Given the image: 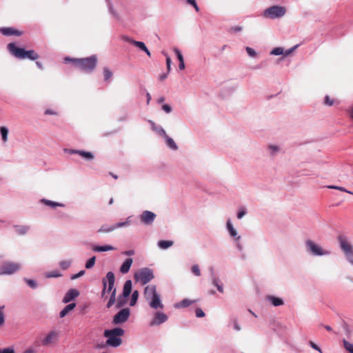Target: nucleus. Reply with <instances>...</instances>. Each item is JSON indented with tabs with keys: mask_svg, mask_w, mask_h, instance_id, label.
<instances>
[{
	"mask_svg": "<svg viewBox=\"0 0 353 353\" xmlns=\"http://www.w3.org/2000/svg\"><path fill=\"white\" fill-rule=\"evenodd\" d=\"M65 62L71 61L81 70L91 72H92L97 63V58L96 55H92L86 58L81 59H72L70 57H65L64 59Z\"/></svg>",
	"mask_w": 353,
	"mask_h": 353,
	"instance_id": "1",
	"label": "nucleus"
},
{
	"mask_svg": "<svg viewBox=\"0 0 353 353\" xmlns=\"http://www.w3.org/2000/svg\"><path fill=\"white\" fill-rule=\"evenodd\" d=\"M124 330L121 327H115L104 331V336L107 338L106 345L117 347L122 343L121 336L124 334Z\"/></svg>",
	"mask_w": 353,
	"mask_h": 353,
	"instance_id": "2",
	"label": "nucleus"
},
{
	"mask_svg": "<svg viewBox=\"0 0 353 353\" xmlns=\"http://www.w3.org/2000/svg\"><path fill=\"white\" fill-rule=\"evenodd\" d=\"M306 252L312 256H327L331 254V251L321 244L311 239L305 241Z\"/></svg>",
	"mask_w": 353,
	"mask_h": 353,
	"instance_id": "3",
	"label": "nucleus"
},
{
	"mask_svg": "<svg viewBox=\"0 0 353 353\" xmlns=\"http://www.w3.org/2000/svg\"><path fill=\"white\" fill-rule=\"evenodd\" d=\"M8 48L13 56L20 59L36 60L39 57V55L34 50H26L24 48H18L14 43H9Z\"/></svg>",
	"mask_w": 353,
	"mask_h": 353,
	"instance_id": "4",
	"label": "nucleus"
},
{
	"mask_svg": "<svg viewBox=\"0 0 353 353\" xmlns=\"http://www.w3.org/2000/svg\"><path fill=\"white\" fill-rule=\"evenodd\" d=\"M339 248L343 252L345 259L353 265V245L344 235H340L337 238Z\"/></svg>",
	"mask_w": 353,
	"mask_h": 353,
	"instance_id": "5",
	"label": "nucleus"
},
{
	"mask_svg": "<svg viewBox=\"0 0 353 353\" xmlns=\"http://www.w3.org/2000/svg\"><path fill=\"white\" fill-rule=\"evenodd\" d=\"M285 14V7L276 5L265 9L262 13V16L267 19H276L282 18Z\"/></svg>",
	"mask_w": 353,
	"mask_h": 353,
	"instance_id": "6",
	"label": "nucleus"
},
{
	"mask_svg": "<svg viewBox=\"0 0 353 353\" xmlns=\"http://www.w3.org/2000/svg\"><path fill=\"white\" fill-rule=\"evenodd\" d=\"M225 228H226V230L228 232L230 237L233 240L238 251L242 252L243 250V246L240 243L241 236L239 234L237 230L234 228L233 223L230 219H227Z\"/></svg>",
	"mask_w": 353,
	"mask_h": 353,
	"instance_id": "7",
	"label": "nucleus"
},
{
	"mask_svg": "<svg viewBox=\"0 0 353 353\" xmlns=\"http://www.w3.org/2000/svg\"><path fill=\"white\" fill-rule=\"evenodd\" d=\"M134 279L141 285H145L154 279L153 271L148 268L139 270L134 275Z\"/></svg>",
	"mask_w": 353,
	"mask_h": 353,
	"instance_id": "8",
	"label": "nucleus"
},
{
	"mask_svg": "<svg viewBox=\"0 0 353 353\" xmlns=\"http://www.w3.org/2000/svg\"><path fill=\"white\" fill-rule=\"evenodd\" d=\"M21 265L19 263L13 261H4L0 265V276L10 275L20 270Z\"/></svg>",
	"mask_w": 353,
	"mask_h": 353,
	"instance_id": "9",
	"label": "nucleus"
},
{
	"mask_svg": "<svg viewBox=\"0 0 353 353\" xmlns=\"http://www.w3.org/2000/svg\"><path fill=\"white\" fill-rule=\"evenodd\" d=\"M61 331L58 330H52L49 331L41 339L43 346L49 347L57 343L60 339Z\"/></svg>",
	"mask_w": 353,
	"mask_h": 353,
	"instance_id": "10",
	"label": "nucleus"
},
{
	"mask_svg": "<svg viewBox=\"0 0 353 353\" xmlns=\"http://www.w3.org/2000/svg\"><path fill=\"white\" fill-rule=\"evenodd\" d=\"M114 281H115V278H114V274L112 272H108L106 274V277L105 279H103V291H102V296H104L106 290L109 292H112L114 289H115L114 288Z\"/></svg>",
	"mask_w": 353,
	"mask_h": 353,
	"instance_id": "11",
	"label": "nucleus"
},
{
	"mask_svg": "<svg viewBox=\"0 0 353 353\" xmlns=\"http://www.w3.org/2000/svg\"><path fill=\"white\" fill-rule=\"evenodd\" d=\"M130 315V310L128 307L122 309L114 316L112 323L119 325L128 321Z\"/></svg>",
	"mask_w": 353,
	"mask_h": 353,
	"instance_id": "12",
	"label": "nucleus"
},
{
	"mask_svg": "<svg viewBox=\"0 0 353 353\" xmlns=\"http://www.w3.org/2000/svg\"><path fill=\"white\" fill-rule=\"evenodd\" d=\"M168 319V316L166 314L163 312H156L154 314L153 318L149 322L150 327L158 326L161 324L166 322Z\"/></svg>",
	"mask_w": 353,
	"mask_h": 353,
	"instance_id": "13",
	"label": "nucleus"
},
{
	"mask_svg": "<svg viewBox=\"0 0 353 353\" xmlns=\"http://www.w3.org/2000/svg\"><path fill=\"white\" fill-rule=\"evenodd\" d=\"M150 307L154 310L161 309L163 310L164 305L162 303L160 294L153 296H149L145 299Z\"/></svg>",
	"mask_w": 353,
	"mask_h": 353,
	"instance_id": "14",
	"label": "nucleus"
},
{
	"mask_svg": "<svg viewBox=\"0 0 353 353\" xmlns=\"http://www.w3.org/2000/svg\"><path fill=\"white\" fill-rule=\"evenodd\" d=\"M157 215L154 212L145 210L140 215V221L145 225H151L154 221Z\"/></svg>",
	"mask_w": 353,
	"mask_h": 353,
	"instance_id": "15",
	"label": "nucleus"
},
{
	"mask_svg": "<svg viewBox=\"0 0 353 353\" xmlns=\"http://www.w3.org/2000/svg\"><path fill=\"white\" fill-rule=\"evenodd\" d=\"M123 39L125 41L133 44L134 46L139 48L141 50L145 52L148 57H151L150 52L149 51V50L148 49V48L146 47L145 44L143 42L135 41L128 37H124Z\"/></svg>",
	"mask_w": 353,
	"mask_h": 353,
	"instance_id": "16",
	"label": "nucleus"
},
{
	"mask_svg": "<svg viewBox=\"0 0 353 353\" xmlns=\"http://www.w3.org/2000/svg\"><path fill=\"white\" fill-rule=\"evenodd\" d=\"M265 299L268 303L274 307L281 306L284 304V301L281 298L273 295H267Z\"/></svg>",
	"mask_w": 353,
	"mask_h": 353,
	"instance_id": "17",
	"label": "nucleus"
},
{
	"mask_svg": "<svg viewBox=\"0 0 353 353\" xmlns=\"http://www.w3.org/2000/svg\"><path fill=\"white\" fill-rule=\"evenodd\" d=\"M79 295V292L76 289H70L65 294L63 299V303H68L71 301L74 300Z\"/></svg>",
	"mask_w": 353,
	"mask_h": 353,
	"instance_id": "18",
	"label": "nucleus"
},
{
	"mask_svg": "<svg viewBox=\"0 0 353 353\" xmlns=\"http://www.w3.org/2000/svg\"><path fill=\"white\" fill-rule=\"evenodd\" d=\"M40 202L41 203L44 204V205L50 207L52 209H55V208H57L58 207L64 208L65 206V205L64 203L57 202V201H50V200H48V199H41Z\"/></svg>",
	"mask_w": 353,
	"mask_h": 353,
	"instance_id": "19",
	"label": "nucleus"
},
{
	"mask_svg": "<svg viewBox=\"0 0 353 353\" xmlns=\"http://www.w3.org/2000/svg\"><path fill=\"white\" fill-rule=\"evenodd\" d=\"M0 32L4 36H19L21 34V32L14 29L13 28H1Z\"/></svg>",
	"mask_w": 353,
	"mask_h": 353,
	"instance_id": "20",
	"label": "nucleus"
},
{
	"mask_svg": "<svg viewBox=\"0 0 353 353\" xmlns=\"http://www.w3.org/2000/svg\"><path fill=\"white\" fill-rule=\"evenodd\" d=\"M159 294L157 292V288L154 285H150L145 288L144 290V296L145 299L148 298L149 296H157Z\"/></svg>",
	"mask_w": 353,
	"mask_h": 353,
	"instance_id": "21",
	"label": "nucleus"
},
{
	"mask_svg": "<svg viewBox=\"0 0 353 353\" xmlns=\"http://www.w3.org/2000/svg\"><path fill=\"white\" fill-rule=\"evenodd\" d=\"M133 263V259L131 258H128L125 260V261L122 263L120 267V272L122 274H126L129 272L130 267Z\"/></svg>",
	"mask_w": 353,
	"mask_h": 353,
	"instance_id": "22",
	"label": "nucleus"
},
{
	"mask_svg": "<svg viewBox=\"0 0 353 353\" xmlns=\"http://www.w3.org/2000/svg\"><path fill=\"white\" fill-rule=\"evenodd\" d=\"M174 52L179 61V68L180 70H183L185 68V63H184V59H183V56L181 52V50L177 48H174Z\"/></svg>",
	"mask_w": 353,
	"mask_h": 353,
	"instance_id": "23",
	"label": "nucleus"
},
{
	"mask_svg": "<svg viewBox=\"0 0 353 353\" xmlns=\"http://www.w3.org/2000/svg\"><path fill=\"white\" fill-rule=\"evenodd\" d=\"M92 250L96 252H107L114 250L115 248L110 245H93Z\"/></svg>",
	"mask_w": 353,
	"mask_h": 353,
	"instance_id": "24",
	"label": "nucleus"
},
{
	"mask_svg": "<svg viewBox=\"0 0 353 353\" xmlns=\"http://www.w3.org/2000/svg\"><path fill=\"white\" fill-rule=\"evenodd\" d=\"M148 122L150 124L151 128L154 132L161 135V137L165 136L166 132L161 126L157 125L156 123L151 120H149Z\"/></svg>",
	"mask_w": 353,
	"mask_h": 353,
	"instance_id": "25",
	"label": "nucleus"
},
{
	"mask_svg": "<svg viewBox=\"0 0 353 353\" xmlns=\"http://www.w3.org/2000/svg\"><path fill=\"white\" fill-rule=\"evenodd\" d=\"M132 283L130 280H128L125 282L123 289L122 295L123 298H127L131 293Z\"/></svg>",
	"mask_w": 353,
	"mask_h": 353,
	"instance_id": "26",
	"label": "nucleus"
},
{
	"mask_svg": "<svg viewBox=\"0 0 353 353\" xmlns=\"http://www.w3.org/2000/svg\"><path fill=\"white\" fill-rule=\"evenodd\" d=\"M211 281H212V283L213 284V285H214L217 288V290L219 292L223 293V292H224L223 285L221 283V281H220L219 277H216V276L212 275V276L211 278Z\"/></svg>",
	"mask_w": 353,
	"mask_h": 353,
	"instance_id": "27",
	"label": "nucleus"
},
{
	"mask_svg": "<svg viewBox=\"0 0 353 353\" xmlns=\"http://www.w3.org/2000/svg\"><path fill=\"white\" fill-rule=\"evenodd\" d=\"M163 137L165 139L166 145L170 149L172 150H176L178 149L176 143L167 134H165V136H163Z\"/></svg>",
	"mask_w": 353,
	"mask_h": 353,
	"instance_id": "28",
	"label": "nucleus"
},
{
	"mask_svg": "<svg viewBox=\"0 0 353 353\" xmlns=\"http://www.w3.org/2000/svg\"><path fill=\"white\" fill-rule=\"evenodd\" d=\"M194 303H196V300H190L188 299H184L181 302L176 303L174 305V307H176V308L186 307Z\"/></svg>",
	"mask_w": 353,
	"mask_h": 353,
	"instance_id": "29",
	"label": "nucleus"
},
{
	"mask_svg": "<svg viewBox=\"0 0 353 353\" xmlns=\"http://www.w3.org/2000/svg\"><path fill=\"white\" fill-rule=\"evenodd\" d=\"M76 303H71L67 305L59 313L60 318H63L66 316L70 311L74 309Z\"/></svg>",
	"mask_w": 353,
	"mask_h": 353,
	"instance_id": "30",
	"label": "nucleus"
},
{
	"mask_svg": "<svg viewBox=\"0 0 353 353\" xmlns=\"http://www.w3.org/2000/svg\"><path fill=\"white\" fill-rule=\"evenodd\" d=\"M174 242L172 241L161 240L158 242L157 245L160 249L166 250L172 246Z\"/></svg>",
	"mask_w": 353,
	"mask_h": 353,
	"instance_id": "31",
	"label": "nucleus"
},
{
	"mask_svg": "<svg viewBox=\"0 0 353 353\" xmlns=\"http://www.w3.org/2000/svg\"><path fill=\"white\" fill-rule=\"evenodd\" d=\"M117 229L116 224H113L111 225H103L99 230H98L99 232H103V233H108L111 232Z\"/></svg>",
	"mask_w": 353,
	"mask_h": 353,
	"instance_id": "32",
	"label": "nucleus"
},
{
	"mask_svg": "<svg viewBox=\"0 0 353 353\" xmlns=\"http://www.w3.org/2000/svg\"><path fill=\"white\" fill-rule=\"evenodd\" d=\"M30 230V226L28 225H17L15 226V232L20 234L23 235L26 234Z\"/></svg>",
	"mask_w": 353,
	"mask_h": 353,
	"instance_id": "33",
	"label": "nucleus"
},
{
	"mask_svg": "<svg viewBox=\"0 0 353 353\" xmlns=\"http://www.w3.org/2000/svg\"><path fill=\"white\" fill-rule=\"evenodd\" d=\"M229 326H232L234 330L237 332H239L241 330V327L236 318H232L230 320Z\"/></svg>",
	"mask_w": 353,
	"mask_h": 353,
	"instance_id": "34",
	"label": "nucleus"
},
{
	"mask_svg": "<svg viewBox=\"0 0 353 353\" xmlns=\"http://www.w3.org/2000/svg\"><path fill=\"white\" fill-rule=\"evenodd\" d=\"M8 129L5 126H2L0 128V133L1 135V139L3 143H6L8 141Z\"/></svg>",
	"mask_w": 353,
	"mask_h": 353,
	"instance_id": "35",
	"label": "nucleus"
},
{
	"mask_svg": "<svg viewBox=\"0 0 353 353\" xmlns=\"http://www.w3.org/2000/svg\"><path fill=\"white\" fill-rule=\"evenodd\" d=\"M113 73L110 68L105 67L103 68V77L105 81H110L112 77Z\"/></svg>",
	"mask_w": 353,
	"mask_h": 353,
	"instance_id": "36",
	"label": "nucleus"
},
{
	"mask_svg": "<svg viewBox=\"0 0 353 353\" xmlns=\"http://www.w3.org/2000/svg\"><path fill=\"white\" fill-rule=\"evenodd\" d=\"M116 302V289H114L111 293L109 301L107 303V307L110 308Z\"/></svg>",
	"mask_w": 353,
	"mask_h": 353,
	"instance_id": "37",
	"label": "nucleus"
},
{
	"mask_svg": "<svg viewBox=\"0 0 353 353\" xmlns=\"http://www.w3.org/2000/svg\"><path fill=\"white\" fill-rule=\"evenodd\" d=\"M343 344L345 350L349 353H353V343L345 339L343 340Z\"/></svg>",
	"mask_w": 353,
	"mask_h": 353,
	"instance_id": "38",
	"label": "nucleus"
},
{
	"mask_svg": "<svg viewBox=\"0 0 353 353\" xmlns=\"http://www.w3.org/2000/svg\"><path fill=\"white\" fill-rule=\"evenodd\" d=\"M79 154L83 158L88 159V160H92L94 159V155L90 152H85L83 150H79Z\"/></svg>",
	"mask_w": 353,
	"mask_h": 353,
	"instance_id": "39",
	"label": "nucleus"
},
{
	"mask_svg": "<svg viewBox=\"0 0 353 353\" xmlns=\"http://www.w3.org/2000/svg\"><path fill=\"white\" fill-rule=\"evenodd\" d=\"M117 229L119 228L128 227L131 224V216H128L125 221L115 223Z\"/></svg>",
	"mask_w": 353,
	"mask_h": 353,
	"instance_id": "40",
	"label": "nucleus"
},
{
	"mask_svg": "<svg viewBox=\"0 0 353 353\" xmlns=\"http://www.w3.org/2000/svg\"><path fill=\"white\" fill-rule=\"evenodd\" d=\"M72 264V260L68 259V260H63L60 261L59 266L62 270H67L68 269Z\"/></svg>",
	"mask_w": 353,
	"mask_h": 353,
	"instance_id": "41",
	"label": "nucleus"
},
{
	"mask_svg": "<svg viewBox=\"0 0 353 353\" xmlns=\"http://www.w3.org/2000/svg\"><path fill=\"white\" fill-rule=\"evenodd\" d=\"M247 209L245 207L239 208L236 212V218L238 219H241L247 214Z\"/></svg>",
	"mask_w": 353,
	"mask_h": 353,
	"instance_id": "42",
	"label": "nucleus"
},
{
	"mask_svg": "<svg viewBox=\"0 0 353 353\" xmlns=\"http://www.w3.org/2000/svg\"><path fill=\"white\" fill-rule=\"evenodd\" d=\"M139 294L137 290H134L132 292V297H131L130 302V306H134L137 303L138 298H139Z\"/></svg>",
	"mask_w": 353,
	"mask_h": 353,
	"instance_id": "43",
	"label": "nucleus"
},
{
	"mask_svg": "<svg viewBox=\"0 0 353 353\" xmlns=\"http://www.w3.org/2000/svg\"><path fill=\"white\" fill-rule=\"evenodd\" d=\"M284 50L281 47H276L272 50L270 52V54L279 56V55H283Z\"/></svg>",
	"mask_w": 353,
	"mask_h": 353,
	"instance_id": "44",
	"label": "nucleus"
},
{
	"mask_svg": "<svg viewBox=\"0 0 353 353\" xmlns=\"http://www.w3.org/2000/svg\"><path fill=\"white\" fill-rule=\"evenodd\" d=\"M96 261V257L92 256L85 263V267L86 269H91L94 267Z\"/></svg>",
	"mask_w": 353,
	"mask_h": 353,
	"instance_id": "45",
	"label": "nucleus"
},
{
	"mask_svg": "<svg viewBox=\"0 0 353 353\" xmlns=\"http://www.w3.org/2000/svg\"><path fill=\"white\" fill-rule=\"evenodd\" d=\"M268 150H270L271 154L274 155L279 152L280 148L278 145L272 144L268 146Z\"/></svg>",
	"mask_w": 353,
	"mask_h": 353,
	"instance_id": "46",
	"label": "nucleus"
},
{
	"mask_svg": "<svg viewBox=\"0 0 353 353\" xmlns=\"http://www.w3.org/2000/svg\"><path fill=\"white\" fill-rule=\"evenodd\" d=\"M125 298H123V295L119 296L118 297L117 301V304H116V306L117 308L121 307L125 304Z\"/></svg>",
	"mask_w": 353,
	"mask_h": 353,
	"instance_id": "47",
	"label": "nucleus"
},
{
	"mask_svg": "<svg viewBox=\"0 0 353 353\" xmlns=\"http://www.w3.org/2000/svg\"><path fill=\"white\" fill-rule=\"evenodd\" d=\"M61 276V274L58 271H52L46 274L48 278H57Z\"/></svg>",
	"mask_w": 353,
	"mask_h": 353,
	"instance_id": "48",
	"label": "nucleus"
},
{
	"mask_svg": "<svg viewBox=\"0 0 353 353\" xmlns=\"http://www.w3.org/2000/svg\"><path fill=\"white\" fill-rule=\"evenodd\" d=\"M105 1L108 3V10H109L110 13H111L114 17H118L117 12L114 10L112 4L110 3V0H105Z\"/></svg>",
	"mask_w": 353,
	"mask_h": 353,
	"instance_id": "49",
	"label": "nucleus"
},
{
	"mask_svg": "<svg viewBox=\"0 0 353 353\" xmlns=\"http://www.w3.org/2000/svg\"><path fill=\"white\" fill-rule=\"evenodd\" d=\"M192 272L196 276H199L201 275V271L199 266L198 265H194L192 267Z\"/></svg>",
	"mask_w": 353,
	"mask_h": 353,
	"instance_id": "50",
	"label": "nucleus"
},
{
	"mask_svg": "<svg viewBox=\"0 0 353 353\" xmlns=\"http://www.w3.org/2000/svg\"><path fill=\"white\" fill-rule=\"evenodd\" d=\"M26 283L32 288L34 289L37 287V282L33 279H25Z\"/></svg>",
	"mask_w": 353,
	"mask_h": 353,
	"instance_id": "51",
	"label": "nucleus"
},
{
	"mask_svg": "<svg viewBox=\"0 0 353 353\" xmlns=\"http://www.w3.org/2000/svg\"><path fill=\"white\" fill-rule=\"evenodd\" d=\"M245 50H246L248 54L250 57H256V52L253 48H252L250 47H246Z\"/></svg>",
	"mask_w": 353,
	"mask_h": 353,
	"instance_id": "52",
	"label": "nucleus"
},
{
	"mask_svg": "<svg viewBox=\"0 0 353 353\" xmlns=\"http://www.w3.org/2000/svg\"><path fill=\"white\" fill-rule=\"evenodd\" d=\"M195 315L198 318H202L205 316V312L203 311L201 308L197 307L195 310Z\"/></svg>",
	"mask_w": 353,
	"mask_h": 353,
	"instance_id": "53",
	"label": "nucleus"
},
{
	"mask_svg": "<svg viewBox=\"0 0 353 353\" xmlns=\"http://www.w3.org/2000/svg\"><path fill=\"white\" fill-rule=\"evenodd\" d=\"M3 308L4 306L0 307V326H2L5 323V315L3 312Z\"/></svg>",
	"mask_w": 353,
	"mask_h": 353,
	"instance_id": "54",
	"label": "nucleus"
},
{
	"mask_svg": "<svg viewBox=\"0 0 353 353\" xmlns=\"http://www.w3.org/2000/svg\"><path fill=\"white\" fill-rule=\"evenodd\" d=\"M186 2H187L188 4H190V5L192 6H193V8L195 9V10H196V12H199V6H198V5H197V3H196V0H186Z\"/></svg>",
	"mask_w": 353,
	"mask_h": 353,
	"instance_id": "55",
	"label": "nucleus"
},
{
	"mask_svg": "<svg viewBox=\"0 0 353 353\" xmlns=\"http://www.w3.org/2000/svg\"><path fill=\"white\" fill-rule=\"evenodd\" d=\"M161 108L165 112L168 114L170 113L172 110V107L168 104H163Z\"/></svg>",
	"mask_w": 353,
	"mask_h": 353,
	"instance_id": "56",
	"label": "nucleus"
},
{
	"mask_svg": "<svg viewBox=\"0 0 353 353\" xmlns=\"http://www.w3.org/2000/svg\"><path fill=\"white\" fill-rule=\"evenodd\" d=\"M309 345H310V347L312 349L318 351L320 353H323L321 349L317 345H316L313 341H309Z\"/></svg>",
	"mask_w": 353,
	"mask_h": 353,
	"instance_id": "57",
	"label": "nucleus"
},
{
	"mask_svg": "<svg viewBox=\"0 0 353 353\" xmlns=\"http://www.w3.org/2000/svg\"><path fill=\"white\" fill-rule=\"evenodd\" d=\"M0 353H14V349L13 347H9L3 350L0 349Z\"/></svg>",
	"mask_w": 353,
	"mask_h": 353,
	"instance_id": "58",
	"label": "nucleus"
},
{
	"mask_svg": "<svg viewBox=\"0 0 353 353\" xmlns=\"http://www.w3.org/2000/svg\"><path fill=\"white\" fill-rule=\"evenodd\" d=\"M324 103L327 105L331 106L334 104V100L331 99L329 96H325Z\"/></svg>",
	"mask_w": 353,
	"mask_h": 353,
	"instance_id": "59",
	"label": "nucleus"
},
{
	"mask_svg": "<svg viewBox=\"0 0 353 353\" xmlns=\"http://www.w3.org/2000/svg\"><path fill=\"white\" fill-rule=\"evenodd\" d=\"M84 274H85V271L84 270H81L77 274L72 275L71 276V279L72 280L77 279L79 278L80 276H83Z\"/></svg>",
	"mask_w": 353,
	"mask_h": 353,
	"instance_id": "60",
	"label": "nucleus"
},
{
	"mask_svg": "<svg viewBox=\"0 0 353 353\" xmlns=\"http://www.w3.org/2000/svg\"><path fill=\"white\" fill-rule=\"evenodd\" d=\"M297 47H298V45H296V46H293L292 48H291L290 49L284 50L283 55L285 57H287V56L290 55L295 49H296Z\"/></svg>",
	"mask_w": 353,
	"mask_h": 353,
	"instance_id": "61",
	"label": "nucleus"
},
{
	"mask_svg": "<svg viewBox=\"0 0 353 353\" xmlns=\"http://www.w3.org/2000/svg\"><path fill=\"white\" fill-rule=\"evenodd\" d=\"M327 188H330V189H333V190H340V191H342V192H345L346 191V189L343 187H341V186H337V185H328L327 186Z\"/></svg>",
	"mask_w": 353,
	"mask_h": 353,
	"instance_id": "62",
	"label": "nucleus"
},
{
	"mask_svg": "<svg viewBox=\"0 0 353 353\" xmlns=\"http://www.w3.org/2000/svg\"><path fill=\"white\" fill-rule=\"evenodd\" d=\"M242 29L241 26H234L230 28V31L232 32H241Z\"/></svg>",
	"mask_w": 353,
	"mask_h": 353,
	"instance_id": "63",
	"label": "nucleus"
},
{
	"mask_svg": "<svg viewBox=\"0 0 353 353\" xmlns=\"http://www.w3.org/2000/svg\"><path fill=\"white\" fill-rule=\"evenodd\" d=\"M24 353H37V350L32 346L26 349Z\"/></svg>",
	"mask_w": 353,
	"mask_h": 353,
	"instance_id": "64",
	"label": "nucleus"
}]
</instances>
